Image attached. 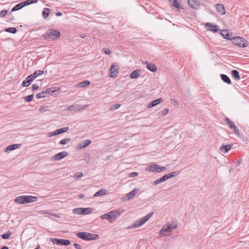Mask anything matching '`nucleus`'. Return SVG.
<instances>
[{
	"label": "nucleus",
	"mask_w": 249,
	"mask_h": 249,
	"mask_svg": "<svg viewBox=\"0 0 249 249\" xmlns=\"http://www.w3.org/2000/svg\"><path fill=\"white\" fill-rule=\"evenodd\" d=\"M139 189H134L127 194V200L132 198L138 192Z\"/></svg>",
	"instance_id": "nucleus-24"
},
{
	"label": "nucleus",
	"mask_w": 249,
	"mask_h": 249,
	"mask_svg": "<svg viewBox=\"0 0 249 249\" xmlns=\"http://www.w3.org/2000/svg\"><path fill=\"white\" fill-rule=\"evenodd\" d=\"M115 67L116 66L114 64H112L109 69L110 76L111 77H115L117 75L118 71L116 70Z\"/></svg>",
	"instance_id": "nucleus-15"
},
{
	"label": "nucleus",
	"mask_w": 249,
	"mask_h": 249,
	"mask_svg": "<svg viewBox=\"0 0 249 249\" xmlns=\"http://www.w3.org/2000/svg\"><path fill=\"white\" fill-rule=\"evenodd\" d=\"M25 198L26 203L35 202L37 200V197L31 196H25Z\"/></svg>",
	"instance_id": "nucleus-23"
},
{
	"label": "nucleus",
	"mask_w": 249,
	"mask_h": 249,
	"mask_svg": "<svg viewBox=\"0 0 249 249\" xmlns=\"http://www.w3.org/2000/svg\"><path fill=\"white\" fill-rule=\"evenodd\" d=\"M163 101V100L162 98H159L158 99L155 100L151 102L150 103H149L147 106L148 108H151L153 107L158 104H160V103L162 102Z\"/></svg>",
	"instance_id": "nucleus-19"
},
{
	"label": "nucleus",
	"mask_w": 249,
	"mask_h": 249,
	"mask_svg": "<svg viewBox=\"0 0 249 249\" xmlns=\"http://www.w3.org/2000/svg\"><path fill=\"white\" fill-rule=\"evenodd\" d=\"M225 122L229 125V127L234 131V132L239 135V130L236 128L234 124L231 122L229 118L225 119Z\"/></svg>",
	"instance_id": "nucleus-11"
},
{
	"label": "nucleus",
	"mask_w": 249,
	"mask_h": 249,
	"mask_svg": "<svg viewBox=\"0 0 249 249\" xmlns=\"http://www.w3.org/2000/svg\"><path fill=\"white\" fill-rule=\"evenodd\" d=\"M142 63L143 64H146V65H147V64H149V63H148V62H147V61H143L142 62Z\"/></svg>",
	"instance_id": "nucleus-59"
},
{
	"label": "nucleus",
	"mask_w": 249,
	"mask_h": 249,
	"mask_svg": "<svg viewBox=\"0 0 249 249\" xmlns=\"http://www.w3.org/2000/svg\"><path fill=\"white\" fill-rule=\"evenodd\" d=\"M123 212L124 210L121 211L118 209L112 210L106 214L101 215L100 217L102 220H108L110 223H112L115 221Z\"/></svg>",
	"instance_id": "nucleus-1"
},
{
	"label": "nucleus",
	"mask_w": 249,
	"mask_h": 249,
	"mask_svg": "<svg viewBox=\"0 0 249 249\" xmlns=\"http://www.w3.org/2000/svg\"><path fill=\"white\" fill-rule=\"evenodd\" d=\"M73 213L76 214H83L82 208H77L74 209L72 211Z\"/></svg>",
	"instance_id": "nucleus-39"
},
{
	"label": "nucleus",
	"mask_w": 249,
	"mask_h": 249,
	"mask_svg": "<svg viewBox=\"0 0 249 249\" xmlns=\"http://www.w3.org/2000/svg\"><path fill=\"white\" fill-rule=\"evenodd\" d=\"M163 177H164V179H165L166 180L167 179H168L170 178H169V175H168V174H166V175H164Z\"/></svg>",
	"instance_id": "nucleus-57"
},
{
	"label": "nucleus",
	"mask_w": 249,
	"mask_h": 249,
	"mask_svg": "<svg viewBox=\"0 0 249 249\" xmlns=\"http://www.w3.org/2000/svg\"><path fill=\"white\" fill-rule=\"evenodd\" d=\"M34 96V94H31V95H30L29 96L25 97L26 101L27 102L31 101L33 100Z\"/></svg>",
	"instance_id": "nucleus-45"
},
{
	"label": "nucleus",
	"mask_w": 249,
	"mask_h": 249,
	"mask_svg": "<svg viewBox=\"0 0 249 249\" xmlns=\"http://www.w3.org/2000/svg\"><path fill=\"white\" fill-rule=\"evenodd\" d=\"M47 136L49 137H51L53 136H56V134L55 131H54L53 132L48 133Z\"/></svg>",
	"instance_id": "nucleus-51"
},
{
	"label": "nucleus",
	"mask_w": 249,
	"mask_h": 249,
	"mask_svg": "<svg viewBox=\"0 0 249 249\" xmlns=\"http://www.w3.org/2000/svg\"><path fill=\"white\" fill-rule=\"evenodd\" d=\"M60 36V32L56 30L50 29L45 34L43 35V37L45 40L52 41L55 40Z\"/></svg>",
	"instance_id": "nucleus-2"
},
{
	"label": "nucleus",
	"mask_w": 249,
	"mask_h": 249,
	"mask_svg": "<svg viewBox=\"0 0 249 249\" xmlns=\"http://www.w3.org/2000/svg\"><path fill=\"white\" fill-rule=\"evenodd\" d=\"M74 246L77 249H81V247L79 244H78L77 243H74Z\"/></svg>",
	"instance_id": "nucleus-55"
},
{
	"label": "nucleus",
	"mask_w": 249,
	"mask_h": 249,
	"mask_svg": "<svg viewBox=\"0 0 249 249\" xmlns=\"http://www.w3.org/2000/svg\"><path fill=\"white\" fill-rule=\"evenodd\" d=\"M91 141L90 140H84L81 143L79 144V149H82L88 145L91 144Z\"/></svg>",
	"instance_id": "nucleus-22"
},
{
	"label": "nucleus",
	"mask_w": 249,
	"mask_h": 249,
	"mask_svg": "<svg viewBox=\"0 0 249 249\" xmlns=\"http://www.w3.org/2000/svg\"><path fill=\"white\" fill-rule=\"evenodd\" d=\"M76 235L82 239L85 240H94L98 238V235L87 232H80L76 233Z\"/></svg>",
	"instance_id": "nucleus-4"
},
{
	"label": "nucleus",
	"mask_w": 249,
	"mask_h": 249,
	"mask_svg": "<svg viewBox=\"0 0 249 249\" xmlns=\"http://www.w3.org/2000/svg\"><path fill=\"white\" fill-rule=\"evenodd\" d=\"M70 141V139H69V138L64 139L60 141V143L64 145V144H66Z\"/></svg>",
	"instance_id": "nucleus-47"
},
{
	"label": "nucleus",
	"mask_w": 249,
	"mask_h": 249,
	"mask_svg": "<svg viewBox=\"0 0 249 249\" xmlns=\"http://www.w3.org/2000/svg\"><path fill=\"white\" fill-rule=\"evenodd\" d=\"M39 213L41 214H50V212L49 211H41L39 212Z\"/></svg>",
	"instance_id": "nucleus-52"
},
{
	"label": "nucleus",
	"mask_w": 249,
	"mask_h": 249,
	"mask_svg": "<svg viewBox=\"0 0 249 249\" xmlns=\"http://www.w3.org/2000/svg\"><path fill=\"white\" fill-rule=\"evenodd\" d=\"M35 249H40V247L38 246V247Z\"/></svg>",
	"instance_id": "nucleus-64"
},
{
	"label": "nucleus",
	"mask_w": 249,
	"mask_h": 249,
	"mask_svg": "<svg viewBox=\"0 0 249 249\" xmlns=\"http://www.w3.org/2000/svg\"><path fill=\"white\" fill-rule=\"evenodd\" d=\"M11 235V233H4L1 235V237L4 239H8Z\"/></svg>",
	"instance_id": "nucleus-46"
},
{
	"label": "nucleus",
	"mask_w": 249,
	"mask_h": 249,
	"mask_svg": "<svg viewBox=\"0 0 249 249\" xmlns=\"http://www.w3.org/2000/svg\"><path fill=\"white\" fill-rule=\"evenodd\" d=\"M121 107V105L119 104H112L110 106L109 110L110 111H114L116 109L119 108Z\"/></svg>",
	"instance_id": "nucleus-40"
},
{
	"label": "nucleus",
	"mask_w": 249,
	"mask_h": 249,
	"mask_svg": "<svg viewBox=\"0 0 249 249\" xmlns=\"http://www.w3.org/2000/svg\"><path fill=\"white\" fill-rule=\"evenodd\" d=\"M4 31L6 32H9L13 34H15L17 32L16 28L15 27L6 28L4 30Z\"/></svg>",
	"instance_id": "nucleus-41"
},
{
	"label": "nucleus",
	"mask_w": 249,
	"mask_h": 249,
	"mask_svg": "<svg viewBox=\"0 0 249 249\" xmlns=\"http://www.w3.org/2000/svg\"><path fill=\"white\" fill-rule=\"evenodd\" d=\"M38 85L35 84L32 85V90L33 91H35V90H36L37 89H38Z\"/></svg>",
	"instance_id": "nucleus-53"
},
{
	"label": "nucleus",
	"mask_w": 249,
	"mask_h": 249,
	"mask_svg": "<svg viewBox=\"0 0 249 249\" xmlns=\"http://www.w3.org/2000/svg\"><path fill=\"white\" fill-rule=\"evenodd\" d=\"M90 84V82L89 81L85 80L77 85L78 88H83L89 86Z\"/></svg>",
	"instance_id": "nucleus-30"
},
{
	"label": "nucleus",
	"mask_w": 249,
	"mask_h": 249,
	"mask_svg": "<svg viewBox=\"0 0 249 249\" xmlns=\"http://www.w3.org/2000/svg\"><path fill=\"white\" fill-rule=\"evenodd\" d=\"M232 145L228 144L225 145L224 144H222L220 147L219 148V150L222 152L223 153H227L231 148Z\"/></svg>",
	"instance_id": "nucleus-14"
},
{
	"label": "nucleus",
	"mask_w": 249,
	"mask_h": 249,
	"mask_svg": "<svg viewBox=\"0 0 249 249\" xmlns=\"http://www.w3.org/2000/svg\"><path fill=\"white\" fill-rule=\"evenodd\" d=\"M164 166H160L159 165L152 163L149 164L146 168V171L151 172H160L166 170Z\"/></svg>",
	"instance_id": "nucleus-5"
},
{
	"label": "nucleus",
	"mask_w": 249,
	"mask_h": 249,
	"mask_svg": "<svg viewBox=\"0 0 249 249\" xmlns=\"http://www.w3.org/2000/svg\"><path fill=\"white\" fill-rule=\"evenodd\" d=\"M44 73L43 71H37L34 72V73L31 74L29 76L31 77V79H32V81L34 79H35L38 76L42 75Z\"/></svg>",
	"instance_id": "nucleus-21"
},
{
	"label": "nucleus",
	"mask_w": 249,
	"mask_h": 249,
	"mask_svg": "<svg viewBox=\"0 0 249 249\" xmlns=\"http://www.w3.org/2000/svg\"><path fill=\"white\" fill-rule=\"evenodd\" d=\"M105 53L107 54H109L110 53V51L109 49H106L105 51Z\"/></svg>",
	"instance_id": "nucleus-56"
},
{
	"label": "nucleus",
	"mask_w": 249,
	"mask_h": 249,
	"mask_svg": "<svg viewBox=\"0 0 249 249\" xmlns=\"http://www.w3.org/2000/svg\"><path fill=\"white\" fill-rule=\"evenodd\" d=\"M50 12V10L49 8H45L42 12L43 17L46 18L48 16Z\"/></svg>",
	"instance_id": "nucleus-38"
},
{
	"label": "nucleus",
	"mask_w": 249,
	"mask_h": 249,
	"mask_svg": "<svg viewBox=\"0 0 249 249\" xmlns=\"http://www.w3.org/2000/svg\"><path fill=\"white\" fill-rule=\"evenodd\" d=\"M20 144H12L9 146H8L6 149L5 150V152H7L8 151H12L15 149H16L19 147V146Z\"/></svg>",
	"instance_id": "nucleus-28"
},
{
	"label": "nucleus",
	"mask_w": 249,
	"mask_h": 249,
	"mask_svg": "<svg viewBox=\"0 0 249 249\" xmlns=\"http://www.w3.org/2000/svg\"><path fill=\"white\" fill-rule=\"evenodd\" d=\"M83 214H88L92 213L91 208H82Z\"/></svg>",
	"instance_id": "nucleus-34"
},
{
	"label": "nucleus",
	"mask_w": 249,
	"mask_h": 249,
	"mask_svg": "<svg viewBox=\"0 0 249 249\" xmlns=\"http://www.w3.org/2000/svg\"><path fill=\"white\" fill-rule=\"evenodd\" d=\"M68 154L66 151H63L60 153H58L55 155H54L53 158V160H59L61 159L67 157L68 156Z\"/></svg>",
	"instance_id": "nucleus-13"
},
{
	"label": "nucleus",
	"mask_w": 249,
	"mask_h": 249,
	"mask_svg": "<svg viewBox=\"0 0 249 249\" xmlns=\"http://www.w3.org/2000/svg\"><path fill=\"white\" fill-rule=\"evenodd\" d=\"M50 240L53 244H56L64 246H68L70 244V241L67 239H57V238H50Z\"/></svg>",
	"instance_id": "nucleus-8"
},
{
	"label": "nucleus",
	"mask_w": 249,
	"mask_h": 249,
	"mask_svg": "<svg viewBox=\"0 0 249 249\" xmlns=\"http://www.w3.org/2000/svg\"><path fill=\"white\" fill-rule=\"evenodd\" d=\"M83 197H84V195H82V194H81V195H80L79 196V197H80V198H82Z\"/></svg>",
	"instance_id": "nucleus-62"
},
{
	"label": "nucleus",
	"mask_w": 249,
	"mask_h": 249,
	"mask_svg": "<svg viewBox=\"0 0 249 249\" xmlns=\"http://www.w3.org/2000/svg\"><path fill=\"white\" fill-rule=\"evenodd\" d=\"M22 7H23L22 3L20 2V3L17 4L15 7H14L12 9V11L14 12V11L18 10L21 9Z\"/></svg>",
	"instance_id": "nucleus-37"
},
{
	"label": "nucleus",
	"mask_w": 249,
	"mask_h": 249,
	"mask_svg": "<svg viewBox=\"0 0 249 249\" xmlns=\"http://www.w3.org/2000/svg\"><path fill=\"white\" fill-rule=\"evenodd\" d=\"M1 249H9L7 246H4Z\"/></svg>",
	"instance_id": "nucleus-61"
},
{
	"label": "nucleus",
	"mask_w": 249,
	"mask_h": 249,
	"mask_svg": "<svg viewBox=\"0 0 249 249\" xmlns=\"http://www.w3.org/2000/svg\"><path fill=\"white\" fill-rule=\"evenodd\" d=\"M165 181H166V180L164 179V177H162L161 178H158V179H156V180H155L154 182H153V184L154 185H158L160 183H162L163 182H164Z\"/></svg>",
	"instance_id": "nucleus-36"
},
{
	"label": "nucleus",
	"mask_w": 249,
	"mask_h": 249,
	"mask_svg": "<svg viewBox=\"0 0 249 249\" xmlns=\"http://www.w3.org/2000/svg\"><path fill=\"white\" fill-rule=\"evenodd\" d=\"M231 39L232 40V43L239 46L240 47H246L248 46L247 41L243 38L239 36H236L232 38Z\"/></svg>",
	"instance_id": "nucleus-6"
},
{
	"label": "nucleus",
	"mask_w": 249,
	"mask_h": 249,
	"mask_svg": "<svg viewBox=\"0 0 249 249\" xmlns=\"http://www.w3.org/2000/svg\"><path fill=\"white\" fill-rule=\"evenodd\" d=\"M61 15H62V13L60 12H57L56 14V16L57 17L61 16Z\"/></svg>",
	"instance_id": "nucleus-58"
},
{
	"label": "nucleus",
	"mask_w": 249,
	"mask_h": 249,
	"mask_svg": "<svg viewBox=\"0 0 249 249\" xmlns=\"http://www.w3.org/2000/svg\"><path fill=\"white\" fill-rule=\"evenodd\" d=\"M37 2V0H27L24 2H22L23 7L29 5L32 3H36Z\"/></svg>",
	"instance_id": "nucleus-33"
},
{
	"label": "nucleus",
	"mask_w": 249,
	"mask_h": 249,
	"mask_svg": "<svg viewBox=\"0 0 249 249\" xmlns=\"http://www.w3.org/2000/svg\"><path fill=\"white\" fill-rule=\"evenodd\" d=\"M7 13V10H2L0 12V17L1 18H3L5 15H6Z\"/></svg>",
	"instance_id": "nucleus-50"
},
{
	"label": "nucleus",
	"mask_w": 249,
	"mask_h": 249,
	"mask_svg": "<svg viewBox=\"0 0 249 249\" xmlns=\"http://www.w3.org/2000/svg\"><path fill=\"white\" fill-rule=\"evenodd\" d=\"M69 128L68 127H64L61 128L57 129L55 130L56 135L60 134L62 133L67 132L69 130Z\"/></svg>",
	"instance_id": "nucleus-29"
},
{
	"label": "nucleus",
	"mask_w": 249,
	"mask_h": 249,
	"mask_svg": "<svg viewBox=\"0 0 249 249\" xmlns=\"http://www.w3.org/2000/svg\"><path fill=\"white\" fill-rule=\"evenodd\" d=\"M54 92V90L49 89L47 91H43L40 93H37L36 95V97L37 99L44 98L47 97L49 95L52 94Z\"/></svg>",
	"instance_id": "nucleus-10"
},
{
	"label": "nucleus",
	"mask_w": 249,
	"mask_h": 249,
	"mask_svg": "<svg viewBox=\"0 0 249 249\" xmlns=\"http://www.w3.org/2000/svg\"><path fill=\"white\" fill-rule=\"evenodd\" d=\"M171 101L173 102L174 103H177L176 100L174 99H171Z\"/></svg>",
	"instance_id": "nucleus-60"
},
{
	"label": "nucleus",
	"mask_w": 249,
	"mask_h": 249,
	"mask_svg": "<svg viewBox=\"0 0 249 249\" xmlns=\"http://www.w3.org/2000/svg\"><path fill=\"white\" fill-rule=\"evenodd\" d=\"M215 8L217 12L221 15H223L225 14V8L223 5L217 4L215 5Z\"/></svg>",
	"instance_id": "nucleus-16"
},
{
	"label": "nucleus",
	"mask_w": 249,
	"mask_h": 249,
	"mask_svg": "<svg viewBox=\"0 0 249 249\" xmlns=\"http://www.w3.org/2000/svg\"><path fill=\"white\" fill-rule=\"evenodd\" d=\"M231 75L235 80H239L240 79V77L239 74V72L237 71L234 70L231 71Z\"/></svg>",
	"instance_id": "nucleus-32"
},
{
	"label": "nucleus",
	"mask_w": 249,
	"mask_h": 249,
	"mask_svg": "<svg viewBox=\"0 0 249 249\" xmlns=\"http://www.w3.org/2000/svg\"><path fill=\"white\" fill-rule=\"evenodd\" d=\"M39 110L40 112H45V111H47L48 110V107L47 106H42V107H41L39 108Z\"/></svg>",
	"instance_id": "nucleus-44"
},
{
	"label": "nucleus",
	"mask_w": 249,
	"mask_h": 249,
	"mask_svg": "<svg viewBox=\"0 0 249 249\" xmlns=\"http://www.w3.org/2000/svg\"><path fill=\"white\" fill-rule=\"evenodd\" d=\"M241 160H238V162L239 163H240L241 162Z\"/></svg>",
	"instance_id": "nucleus-63"
},
{
	"label": "nucleus",
	"mask_w": 249,
	"mask_h": 249,
	"mask_svg": "<svg viewBox=\"0 0 249 249\" xmlns=\"http://www.w3.org/2000/svg\"><path fill=\"white\" fill-rule=\"evenodd\" d=\"M154 212H151L147 214L146 216L139 219L135 221L131 226V228H138L145 223L153 215Z\"/></svg>",
	"instance_id": "nucleus-3"
},
{
	"label": "nucleus",
	"mask_w": 249,
	"mask_h": 249,
	"mask_svg": "<svg viewBox=\"0 0 249 249\" xmlns=\"http://www.w3.org/2000/svg\"><path fill=\"white\" fill-rule=\"evenodd\" d=\"M169 111V109L168 108H165L162 111V115L163 116H165L166 115L168 112Z\"/></svg>",
	"instance_id": "nucleus-54"
},
{
	"label": "nucleus",
	"mask_w": 249,
	"mask_h": 249,
	"mask_svg": "<svg viewBox=\"0 0 249 249\" xmlns=\"http://www.w3.org/2000/svg\"><path fill=\"white\" fill-rule=\"evenodd\" d=\"M83 176V174L82 172H77V173H76L73 177V178H76V179H78V178H81V177H82Z\"/></svg>",
	"instance_id": "nucleus-42"
},
{
	"label": "nucleus",
	"mask_w": 249,
	"mask_h": 249,
	"mask_svg": "<svg viewBox=\"0 0 249 249\" xmlns=\"http://www.w3.org/2000/svg\"><path fill=\"white\" fill-rule=\"evenodd\" d=\"M15 202L20 204H26L25 196L17 197L15 199Z\"/></svg>",
	"instance_id": "nucleus-17"
},
{
	"label": "nucleus",
	"mask_w": 249,
	"mask_h": 249,
	"mask_svg": "<svg viewBox=\"0 0 249 249\" xmlns=\"http://www.w3.org/2000/svg\"><path fill=\"white\" fill-rule=\"evenodd\" d=\"M220 76H221L222 80L224 82H225L228 84H231V81L230 78L227 75H226V74H221Z\"/></svg>",
	"instance_id": "nucleus-27"
},
{
	"label": "nucleus",
	"mask_w": 249,
	"mask_h": 249,
	"mask_svg": "<svg viewBox=\"0 0 249 249\" xmlns=\"http://www.w3.org/2000/svg\"><path fill=\"white\" fill-rule=\"evenodd\" d=\"M32 82V79H31V77L29 76L26 78V79L23 81L22 83V86L24 87H28L31 83Z\"/></svg>",
	"instance_id": "nucleus-26"
},
{
	"label": "nucleus",
	"mask_w": 249,
	"mask_h": 249,
	"mask_svg": "<svg viewBox=\"0 0 249 249\" xmlns=\"http://www.w3.org/2000/svg\"><path fill=\"white\" fill-rule=\"evenodd\" d=\"M138 174L137 172H132L129 174L128 176L129 178H134L137 177Z\"/></svg>",
	"instance_id": "nucleus-49"
},
{
	"label": "nucleus",
	"mask_w": 249,
	"mask_h": 249,
	"mask_svg": "<svg viewBox=\"0 0 249 249\" xmlns=\"http://www.w3.org/2000/svg\"><path fill=\"white\" fill-rule=\"evenodd\" d=\"M141 72V71L140 70H136L131 72V73L129 75V77L131 79L137 78L140 75Z\"/></svg>",
	"instance_id": "nucleus-18"
},
{
	"label": "nucleus",
	"mask_w": 249,
	"mask_h": 249,
	"mask_svg": "<svg viewBox=\"0 0 249 249\" xmlns=\"http://www.w3.org/2000/svg\"><path fill=\"white\" fill-rule=\"evenodd\" d=\"M170 1H172V0H170ZM173 5L176 8H178L179 4L177 1V0H173Z\"/></svg>",
	"instance_id": "nucleus-48"
},
{
	"label": "nucleus",
	"mask_w": 249,
	"mask_h": 249,
	"mask_svg": "<svg viewBox=\"0 0 249 249\" xmlns=\"http://www.w3.org/2000/svg\"><path fill=\"white\" fill-rule=\"evenodd\" d=\"M221 35L225 38L228 39H231L227 30H222L221 31Z\"/></svg>",
	"instance_id": "nucleus-35"
},
{
	"label": "nucleus",
	"mask_w": 249,
	"mask_h": 249,
	"mask_svg": "<svg viewBox=\"0 0 249 249\" xmlns=\"http://www.w3.org/2000/svg\"><path fill=\"white\" fill-rule=\"evenodd\" d=\"M168 174L169 176V178H173V177L178 176L179 174V172L176 171V172H173L169 173Z\"/></svg>",
	"instance_id": "nucleus-43"
},
{
	"label": "nucleus",
	"mask_w": 249,
	"mask_h": 249,
	"mask_svg": "<svg viewBox=\"0 0 249 249\" xmlns=\"http://www.w3.org/2000/svg\"><path fill=\"white\" fill-rule=\"evenodd\" d=\"M205 27H208V30L213 32H216L218 31L217 26L212 25L208 22L205 24Z\"/></svg>",
	"instance_id": "nucleus-20"
},
{
	"label": "nucleus",
	"mask_w": 249,
	"mask_h": 249,
	"mask_svg": "<svg viewBox=\"0 0 249 249\" xmlns=\"http://www.w3.org/2000/svg\"><path fill=\"white\" fill-rule=\"evenodd\" d=\"M88 105H73L69 106L67 110L70 111H80L82 109H85L88 107Z\"/></svg>",
	"instance_id": "nucleus-9"
},
{
	"label": "nucleus",
	"mask_w": 249,
	"mask_h": 249,
	"mask_svg": "<svg viewBox=\"0 0 249 249\" xmlns=\"http://www.w3.org/2000/svg\"><path fill=\"white\" fill-rule=\"evenodd\" d=\"M107 194V191L105 189H101L97 191L94 195V196H104Z\"/></svg>",
	"instance_id": "nucleus-31"
},
{
	"label": "nucleus",
	"mask_w": 249,
	"mask_h": 249,
	"mask_svg": "<svg viewBox=\"0 0 249 249\" xmlns=\"http://www.w3.org/2000/svg\"><path fill=\"white\" fill-rule=\"evenodd\" d=\"M146 68L152 72H155L157 71V68L153 63L147 64L146 65Z\"/></svg>",
	"instance_id": "nucleus-25"
},
{
	"label": "nucleus",
	"mask_w": 249,
	"mask_h": 249,
	"mask_svg": "<svg viewBox=\"0 0 249 249\" xmlns=\"http://www.w3.org/2000/svg\"><path fill=\"white\" fill-rule=\"evenodd\" d=\"M176 226H173L171 224L167 223L162 227L159 233L162 236H166L167 235L164 232H170L173 230L176 229Z\"/></svg>",
	"instance_id": "nucleus-7"
},
{
	"label": "nucleus",
	"mask_w": 249,
	"mask_h": 249,
	"mask_svg": "<svg viewBox=\"0 0 249 249\" xmlns=\"http://www.w3.org/2000/svg\"><path fill=\"white\" fill-rule=\"evenodd\" d=\"M189 6L195 9H197L200 6V2L198 0H188Z\"/></svg>",
	"instance_id": "nucleus-12"
}]
</instances>
